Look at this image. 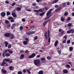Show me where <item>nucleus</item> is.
<instances>
[{
	"instance_id": "obj_1",
	"label": "nucleus",
	"mask_w": 74,
	"mask_h": 74,
	"mask_svg": "<svg viewBox=\"0 0 74 74\" xmlns=\"http://www.w3.org/2000/svg\"><path fill=\"white\" fill-rule=\"evenodd\" d=\"M52 11V10L51 9L48 12L47 14V17L45 18V20H47V19H48V18H49L52 15V14H51V11Z\"/></svg>"
},
{
	"instance_id": "obj_2",
	"label": "nucleus",
	"mask_w": 74,
	"mask_h": 74,
	"mask_svg": "<svg viewBox=\"0 0 74 74\" xmlns=\"http://www.w3.org/2000/svg\"><path fill=\"white\" fill-rule=\"evenodd\" d=\"M34 63L36 66L38 65L40 63V59L36 60L34 61Z\"/></svg>"
},
{
	"instance_id": "obj_3",
	"label": "nucleus",
	"mask_w": 74,
	"mask_h": 74,
	"mask_svg": "<svg viewBox=\"0 0 74 74\" xmlns=\"http://www.w3.org/2000/svg\"><path fill=\"white\" fill-rule=\"evenodd\" d=\"M67 33L68 34H69L70 33H74V29H71L67 31Z\"/></svg>"
},
{
	"instance_id": "obj_4",
	"label": "nucleus",
	"mask_w": 74,
	"mask_h": 74,
	"mask_svg": "<svg viewBox=\"0 0 74 74\" xmlns=\"http://www.w3.org/2000/svg\"><path fill=\"white\" fill-rule=\"evenodd\" d=\"M36 56V54L35 53H33L31 55L29 56L28 57V58H29L30 59L31 58H33L34 57Z\"/></svg>"
},
{
	"instance_id": "obj_5",
	"label": "nucleus",
	"mask_w": 74,
	"mask_h": 74,
	"mask_svg": "<svg viewBox=\"0 0 74 74\" xmlns=\"http://www.w3.org/2000/svg\"><path fill=\"white\" fill-rule=\"evenodd\" d=\"M4 36L7 37H11V34L10 33H6L5 34Z\"/></svg>"
},
{
	"instance_id": "obj_6",
	"label": "nucleus",
	"mask_w": 74,
	"mask_h": 74,
	"mask_svg": "<svg viewBox=\"0 0 74 74\" xmlns=\"http://www.w3.org/2000/svg\"><path fill=\"white\" fill-rule=\"evenodd\" d=\"M42 9H39L38 10H34V12H40H40H42Z\"/></svg>"
},
{
	"instance_id": "obj_7",
	"label": "nucleus",
	"mask_w": 74,
	"mask_h": 74,
	"mask_svg": "<svg viewBox=\"0 0 74 74\" xmlns=\"http://www.w3.org/2000/svg\"><path fill=\"white\" fill-rule=\"evenodd\" d=\"M1 15L3 17H4V16H5V12H2L1 13Z\"/></svg>"
},
{
	"instance_id": "obj_8",
	"label": "nucleus",
	"mask_w": 74,
	"mask_h": 74,
	"mask_svg": "<svg viewBox=\"0 0 74 74\" xmlns=\"http://www.w3.org/2000/svg\"><path fill=\"white\" fill-rule=\"evenodd\" d=\"M24 57H25V55L24 54H21L20 57V59H23Z\"/></svg>"
},
{
	"instance_id": "obj_9",
	"label": "nucleus",
	"mask_w": 74,
	"mask_h": 74,
	"mask_svg": "<svg viewBox=\"0 0 74 74\" xmlns=\"http://www.w3.org/2000/svg\"><path fill=\"white\" fill-rule=\"evenodd\" d=\"M45 37L46 38V39L47 40H48V37H47V32H45Z\"/></svg>"
},
{
	"instance_id": "obj_10",
	"label": "nucleus",
	"mask_w": 74,
	"mask_h": 74,
	"mask_svg": "<svg viewBox=\"0 0 74 74\" xmlns=\"http://www.w3.org/2000/svg\"><path fill=\"white\" fill-rule=\"evenodd\" d=\"M58 44V40H57L54 43V46L55 47H56L57 45Z\"/></svg>"
},
{
	"instance_id": "obj_11",
	"label": "nucleus",
	"mask_w": 74,
	"mask_h": 74,
	"mask_svg": "<svg viewBox=\"0 0 74 74\" xmlns=\"http://www.w3.org/2000/svg\"><path fill=\"white\" fill-rule=\"evenodd\" d=\"M12 15L13 16V17H14V18H15L16 16V15L15 14V13L14 12L12 13Z\"/></svg>"
},
{
	"instance_id": "obj_12",
	"label": "nucleus",
	"mask_w": 74,
	"mask_h": 74,
	"mask_svg": "<svg viewBox=\"0 0 74 74\" xmlns=\"http://www.w3.org/2000/svg\"><path fill=\"white\" fill-rule=\"evenodd\" d=\"M4 43L5 44V47H7V45H8V42H7V41H5Z\"/></svg>"
},
{
	"instance_id": "obj_13",
	"label": "nucleus",
	"mask_w": 74,
	"mask_h": 74,
	"mask_svg": "<svg viewBox=\"0 0 74 74\" xmlns=\"http://www.w3.org/2000/svg\"><path fill=\"white\" fill-rule=\"evenodd\" d=\"M10 60V59H6V58H5V59H4L3 60V61L4 62H8V61H9Z\"/></svg>"
},
{
	"instance_id": "obj_14",
	"label": "nucleus",
	"mask_w": 74,
	"mask_h": 74,
	"mask_svg": "<svg viewBox=\"0 0 74 74\" xmlns=\"http://www.w3.org/2000/svg\"><path fill=\"white\" fill-rule=\"evenodd\" d=\"M23 42L24 45H27V41H24Z\"/></svg>"
},
{
	"instance_id": "obj_15",
	"label": "nucleus",
	"mask_w": 74,
	"mask_h": 74,
	"mask_svg": "<svg viewBox=\"0 0 74 74\" xmlns=\"http://www.w3.org/2000/svg\"><path fill=\"white\" fill-rule=\"evenodd\" d=\"M63 72L64 73H65L66 74V73H68V71L66 69H65L63 70Z\"/></svg>"
},
{
	"instance_id": "obj_16",
	"label": "nucleus",
	"mask_w": 74,
	"mask_h": 74,
	"mask_svg": "<svg viewBox=\"0 0 74 74\" xmlns=\"http://www.w3.org/2000/svg\"><path fill=\"white\" fill-rule=\"evenodd\" d=\"M38 74H43V71H40L39 72Z\"/></svg>"
},
{
	"instance_id": "obj_17",
	"label": "nucleus",
	"mask_w": 74,
	"mask_h": 74,
	"mask_svg": "<svg viewBox=\"0 0 74 74\" xmlns=\"http://www.w3.org/2000/svg\"><path fill=\"white\" fill-rule=\"evenodd\" d=\"M1 71H2L3 73H6L7 72V71H5L4 70H3V69H1Z\"/></svg>"
},
{
	"instance_id": "obj_18",
	"label": "nucleus",
	"mask_w": 74,
	"mask_h": 74,
	"mask_svg": "<svg viewBox=\"0 0 74 74\" xmlns=\"http://www.w3.org/2000/svg\"><path fill=\"white\" fill-rule=\"evenodd\" d=\"M40 60L43 61H45V58H40Z\"/></svg>"
},
{
	"instance_id": "obj_19",
	"label": "nucleus",
	"mask_w": 74,
	"mask_h": 74,
	"mask_svg": "<svg viewBox=\"0 0 74 74\" xmlns=\"http://www.w3.org/2000/svg\"><path fill=\"white\" fill-rule=\"evenodd\" d=\"M69 50L71 51H72L73 50V47H69Z\"/></svg>"
},
{
	"instance_id": "obj_20",
	"label": "nucleus",
	"mask_w": 74,
	"mask_h": 74,
	"mask_svg": "<svg viewBox=\"0 0 74 74\" xmlns=\"http://www.w3.org/2000/svg\"><path fill=\"white\" fill-rule=\"evenodd\" d=\"M47 22H48V21H46L43 24V25L44 26H45V25H46V24H47Z\"/></svg>"
},
{
	"instance_id": "obj_21",
	"label": "nucleus",
	"mask_w": 74,
	"mask_h": 74,
	"mask_svg": "<svg viewBox=\"0 0 74 74\" xmlns=\"http://www.w3.org/2000/svg\"><path fill=\"white\" fill-rule=\"evenodd\" d=\"M16 9L17 11H21V8L19 7H17Z\"/></svg>"
},
{
	"instance_id": "obj_22",
	"label": "nucleus",
	"mask_w": 74,
	"mask_h": 74,
	"mask_svg": "<svg viewBox=\"0 0 74 74\" xmlns=\"http://www.w3.org/2000/svg\"><path fill=\"white\" fill-rule=\"evenodd\" d=\"M47 59L48 60H50L51 59V56H48L47 57Z\"/></svg>"
},
{
	"instance_id": "obj_23",
	"label": "nucleus",
	"mask_w": 74,
	"mask_h": 74,
	"mask_svg": "<svg viewBox=\"0 0 74 74\" xmlns=\"http://www.w3.org/2000/svg\"><path fill=\"white\" fill-rule=\"evenodd\" d=\"M5 55L7 57H8V56H10V54L7 53L5 54Z\"/></svg>"
},
{
	"instance_id": "obj_24",
	"label": "nucleus",
	"mask_w": 74,
	"mask_h": 74,
	"mask_svg": "<svg viewBox=\"0 0 74 74\" xmlns=\"http://www.w3.org/2000/svg\"><path fill=\"white\" fill-rule=\"evenodd\" d=\"M8 51H9L10 53H12V52H13L12 51L10 50H7Z\"/></svg>"
},
{
	"instance_id": "obj_25",
	"label": "nucleus",
	"mask_w": 74,
	"mask_h": 74,
	"mask_svg": "<svg viewBox=\"0 0 74 74\" xmlns=\"http://www.w3.org/2000/svg\"><path fill=\"white\" fill-rule=\"evenodd\" d=\"M48 37H49V35H50V32H49V30H48Z\"/></svg>"
},
{
	"instance_id": "obj_26",
	"label": "nucleus",
	"mask_w": 74,
	"mask_h": 74,
	"mask_svg": "<svg viewBox=\"0 0 74 74\" xmlns=\"http://www.w3.org/2000/svg\"><path fill=\"white\" fill-rule=\"evenodd\" d=\"M72 25V24L71 23H69L68 24V26H69V27H70L71 26V25Z\"/></svg>"
},
{
	"instance_id": "obj_27",
	"label": "nucleus",
	"mask_w": 74,
	"mask_h": 74,
	"mask_svg": "<svg viewBox=\"0 0 74 74\" xmlns=\"http://www.w3.org/2000/svg\"><path fill=\"white\" fill-rule=\"evenodd\" d=\"M30 33L31 34H34V33H35V32H34V31L30 32Z\"/></svg>"
},
{
	"instance_id": "obj_28",
	"label": "nucleus",
	"mask_w": 74,
	"mask_h": 74,
	"mask_svg": "<svg viewBox=\"0 0 74 74\" xmlns=\"http://www.w3.org/2000/svg\"><path fill=\"white\" fill-rule=\"evenodd\" d=\"M58 0H56L55 1L52 3V4H55V3H56L58 2Z\"/></svg>"
},
{
	"instance_id": "obj_29",
	"label": "nucleus",
	"mask_w": 74,
	"mask_h": 74,
	"mask_svg": "<svg viewBox=\"0 0 74 74\" xmlns=\"http://www.w3.org/2000/svg\"><path fill=\"white\" fill-rule=\"evenodd\" d=\"M45 14V12H43L42 13H40V16H42V15H44Z\"/></svg>"
},
{
	"instance_id": "obj_30",
	"label": "nucleus",
	"mask_w": 74,
	"mask_h": 74,
	"mask_svg": "<svg viewBox=\"0 0 74 74\" xmlns=\"http://www.w3.org/2000/svg\"><path fill=\"white\" fill-rule=\"evenodd\" d=\"M7 15H10L11 14V13L10 12H7Z\"/></svg>"
},
{
	"instance_id": "obj_31",
	"label": "nucleus",
	"mask_w": 74,
	"mask_h": 74,
	"mask_svg": "<svg viewBox=\"0 0 74 74\" xmlns=\"http://www.w3.org/2000/svg\"><path fill=\"white\" fill-rule=\"evenodd\" d=\"M60 10V8H59L56 9V12H58V11H59Z\"/></svg>"
},
{
	"instance_id": "obj_32",
	"label": "nucleus",
	"mask_w": 74,
	"mask_h": 74,
	"mask_svg": "<svg viewBox=\"0 0 74 74\" xmlns=\"http://www.w3.org/2000/svg\"><path fill=\"white\" fill-rule=\"evenodd\" d=\"M26 34H27V35H30V32H26Z\"/></svg>"
},
{
	"instance_id": "obj_33",
	"label": "nucleus",
	"mask_w": 74,
	"mask_h": 74,
	"mask_svg": "<svg viewBox=\"0 0 74 74\" xmlns=\"http://www.w3.org/2000/svg\"><path fill=\"white\" fill-rule=\"evenodd\" d=\"M5 23H9V21L8 20H6L5 21Z\"/></svg>"
},
{
	"instance_id": "obj_34",
	"label": "nucleus",
	"mask_w": 74,
	"mask_h": 74,
	"mask_svg": "<svg viewBox=\"0 0 74 74\" xmlns=\"http://www.w3.org/2000/svg\"><path fill=\"white\" fill-rule=\"evenodd\" d=\"M6 63H5V62H2L1 64V66H3V65H4V64H5Z\"/></svg>"
},
{
	"instance_id": "obj_35",
	"label": "nucleus",
	"mask_w": 74,
	"mask_h": 74,
	"mask_svg": "<svg viewBox=\"0 0 74 74\" xmlns=\"http://www.w3.org/2000/svg\"><path fill=\"white\" fill-rule=\"evenodd\" d=\"M9 69L10 70H11L12 69V66H10L9 67Z\"/></svg>"
},
{
	"instance_id": "obj_36",
	"label": "nucleus",
	"mask_w": 74,
	"mask_h": 74,
	"mask_svg": "<svg viewBox=\"0 0 74 74\" xmlns=\"http://www.w3.org/2000/svg\"><path fill=\"white\" fill-rule=\"evenodd\" d=\"M65 38V40H67V36H64L63 38Z\"/></svg>"
},
{
	"instance_id": "obj_37",
	"label": "nucleus",
	"mask_w": 74,
	"mask_h": 74,
	"mask_svg": "<svg viewBox=\"0 0 74 74\" xmlns=\"http://www.w3.org/2000/svg\"><path fill=\"white\" fill-rule=\"evenodd\" d=\"M8 19H14V18L12 17H9Z\"/></svg>"
},
{
	"instance_id": "obj_38",
	"label": "nucleus",
	"mask_w": 74,
	"mask_h": 74,
	"mask_svg": "<svg viewBox=\"0 0 74 74\" xmlns=\"http://www.w3.org/2000/svg\"><path fill=\"white\" fill-rule=\"evenodd\" d=\"M15 4H16V3L15 2L13 3L12 4V6H14L15 5Z\"/></svg>"
},
{
	"instance_id": "obj_39",
	"label": "nucleus",
	"mask_w": 74,
	"mask_h": 74,
	"mask_svg": "<svg viewBox=\"0 0 74 74\" xmlns=\"http://www.w3.org/2000/svg\"><path fill=\"white\" fill-rule=\"evenodd\" d=\"M64 19L62 17H61V20L62 21H64Z\"/></svg>"
},
{
	"instance_id": "obj_40",
	"label": "nucleus",
	"mask_w": 74,
	"mask_h": 74,
	"mask_svg": "<svg viewBox=\"0 0 74 74\" xmlns=\"http://www.w3.org/2000/svg\"><path fill=\"white\" fill-rule=\"evenodd\" d=\"M70 42V40H69L67 41V44H69Z\"/></svg>"
},
{
	"instance_id": "obj_41",
	"label": "nucleus",
	"mask_w": 74,
	"mask_h": 74,
	"mask_svg": "<svg viewBox=\"0 0 74 74\" xmlns=\"http://www.w3.org/2000/svg\"><path fill=\"white\" fill-rule=\"evenodd\" d=\"M67 14H68V13L67 12H65L64 13V16H66Z\"/></svg>"
},
{
	"instance_id": "obj_42",
	"label": "nucleus",
	"mask_w": 74,
	"mask_h": 74,
	"mask_svg": "<svg viewBox=\"0 0 74 74\" xmlns=\"http://www.w3.org/2000/svg\"><path fill=\"white\" fill-rule=\"evenodd\" d=\"M26 71H27L28 73H29V74H30V73H31V72H30V71H29V70L26 69Z\"/></svg>"
},
{
	"instance_id": "obj_43",
	"label": "nucleus",
	"mask_w": 74,
	"mask_h": 74,
	"mask_svg": "<svg viewBox=\"0 0 74 74\" xmlns=\"http://www.w3.org/2000/svg\"><path fill=\"white\" fill-rule=\"evenodd\" d=\"M18 74H22V73L21 71H19L18 72Z\"/></svg>"
},
{
	"instance_id": "obj_44",
	"label": "nucleus",
	"mask_w": 74,
	"mask_h": 74,
	"mask_svg": "<svg viewBox=\"0 0 74 74\" xmlns=\"http://www.w3.org/2000/svg\"><path fill=\"white\" fill-rule=\"evenodd\" d=\"M22 21L23 22H25L26 21V20L24 18H23L22 19Z\"/></svg>"
},
{
	"instance_id": "obj_45",
	"label": "nucleus",
	"mask_w": 74,
	"mask_h": 74,
	"mask_svg": "<svg viewBox=\"0 0 74 74\" xmlns=\"http://www.w3.org/2000/svg\"><path fill=\"white\" fill-rule=\"evenodd\" d=\"M66 40H64L62 41V43H66Z\"/></svg>"
},
{
	"instance_id": "obj_46",
	"label": "nucleus",
	"mask_w": 74,
	"mask_h": 74,
	"mask_svg": "<svg viewBox=\"0 0 74 74\" xmlns=\"http://www.w3.org/2000/svg\"><path fill=\"white\" fill-rule=\"evenodd\" d=\"M62 5L64 7V6H66V3H62Z\"/></svg>"
},
{
	"instance_id": "obj_47",
	"label": "nucleus",
	"mask_w": 74,
	"mask_h": 74,
	"mask_svg": "<svg viewBox=\"0 0 74 74\" xmlns=\"http://www.w3.org/2000/svg\"><path fill=\"white\" fill-rule=\"evenodd\" d=\"M11 38H14V35H12Z\"/></svg>"
},
{
	"instance_id": "obj_48",
	"label": "nucleus",
	"mask_w": 74,
	"mask_h": 74,
	"mask_svg": "<svg viewBox=\"0 0 74 74\" xmlns=\"http://www.w3.org/2000/svg\"><path fill=\"white\" fill-rule=\"evenodd\" d=\"M11 47V46L10 45H8V48H10Z\"/></svg>"
},
{
	"instance_id": "obj_49",
	"label": "nucleus",
	"mask_w": 74,
	"mask_h": 74,
	"mask_svg": "<svg viewBox=\"0 0 74 74\" xmlns=\"http://www.w3.org/2000/svg\"><path fill=\"white\" fill-rule=\"evenodd\" d=\"M32 5H33V6H35V5H36V3H33Z\"/></svg>"
},
{
	"instance_id": "obj_50",
	"label": "nucleus",
	"mask_w": 74,
	"mask_h": 74,
	"mask_svg": "<svg viewBox=\"0 0 74 74\" xmlns=\"http://www.w3.org/2000/svg\"><path fill=\"white\" fill-rule=\"evenodd\" d=\"M5 3L6 4H8L9 3V1H5Z\"/></svg>"
},
{
	"instance_id": "obj_51",
	"label": "nucleus",
	"mask_w": 74,
	"mask_h": 74,
	"mask_svg": "<svg viewBox=\"0 0 74 74\" xmlns=\"http://www.w3.org/2000/svg\"><path fill=\"white\" fill-rule=\"evenodd\" d=\"M34 27H35V26H32L30 27V28H31V29H32V28H34Z\"/></svg>"
},
{
	"instance_id": "obj_52",
	"label": "nucleus",
	"mask_w": 74,
	"mask_h": 74,
	"mask_svg": "<svg viewBox=\"0 0 74 74\" xmlns=\"http://www.w3.org/2000/svg\"><path fill=\"white\" fill-rule=\"evenodd\" d=\"M26 69H24L23 70V72L25 73H26Z\"/></svg>"
},
{
	"instance_id": "obj_53",
	"label": "nucleus",
	"mask_w": 74,
	"mask_h": 74,
	"mask_svg": "<svg viewBox=\"0 0 74 74\" xmlns=\"http://www.w3.org/2000/svg\"><path fill=\"white\" fill-rule=\"evenodd\" d=\"M70 67V66L69 64H67L66 65V67Z\"/></svg>"
},
{
	"instance_id": "obj_54",
	"label": "nucleus",
	"mask_w": 74,
	"mask_h": 74,
	"mask_svg": "<svg viewBox=\"0 0 74 74\" xmlns=\"http://www.w3.org/2000/svg\"><path fill=\"white\" fill-rule=\"evenodd\" d=\"M50 40H51V38L50 37H49V38L48 42H50Z\"/></svg>"
},
{
	"instance_id": "obj_55",
	"label": "nucleus",
	"mask_w": 74,
	"mask_h": 74,
	"mask_svg": "<svg viewBox=\"0 0 74 74\" xmlns=\"http://www.w3.org/2000/svg\"><path fill=\"white\" fill-rule=\"evenodd\" d=\"M34 38V40H37V36H35Z\"/></svg>"
},
{
	"instance_id": "obj_56",
	"label": "nucleus",
	"mask_w": 74,
	"mask_h": 74,
	"mask_svg": "<svg viewBox=\"0 0 74 74\" xmlns=\"http://www.w3.org/2000/svg\"><path fill=\"white\" fill-rule=\"evenodd\" d=\"M24 52V51L21 50L20 51V53H23Z\"/></svg>"
},
{
	"instance_id": "obj_57",
	"label": "nucleus",
	"mask_w": 74,
	"mask_h": 74,
	"mask_svg": "<svg viewBox=\"0 0 74 74\" xmlns=\"http://www.w3.org/2000/svg\"><path fill=\"white\" fill-rule=\"evenodd\" d=\"M10 22H14V20L12 19L10 20Z\"/></svg>"
},
{
	"instance_id": "obj_58",
	"label": "nucleus",
	"mask_w": 74,
	"mask_h": 74,
	"mask_svg": "<svg viewBox=\"0 0 74 74\" xmlns=\"http://www.w3.org/2000/svg\"><path fill=\"white\" fill-rule=\"evenodd\" d=\"M20 30H22V29H23V27L22 26L20 27Z\"/></svg>"
},
{
	"instance_id": "obj_59",
	"label": "nucleus",
	"mask_w": 74,
	"mask_h": 74,
	"mask_svg": "<svg viewBox=\"0 0 74 74\" xmlns=\"http://www.w3.org/2000/svg\"><path fill=\"white\" fill-rule=\"evenodd\" d=\"M25 40L26 41H27L28 42L29 41V39L27 38H25Z\"/></svg>"
},
{
	"instance_id": "obj_60",
	"label": "nucleus",
	"mask_w": 74,
	"mask_h": 74,
	"mask_svg": "<svg viewBox=\"0 0 74 74\" xmlns=\"http://www.w3.org/2000/svg\"><path fill=\"white\" fill-rule=\"evenodd\" d=\"M58 53H59V54H60H60L61 53V51H58Z\"/></svg>"
},
{
	"instance_id": "obj_61",
	"label": "nucleus",
	"mask_w": 74,
	"mask_h": 74,
	"mask_svg": "<svg viewBox=\"0 0 74 74\" xmlns=\"http://www.w3.org/2000/svg\"><path fill=\"white\" fill-rule=\"evenodd\" d=\"M5 53H3V56H5Z\"/></svg>"
},
{
	"instance_id": "obj_62",
	"label": "nucleus",
	"mask_w": 74,
	"mask_h": 74,
	"mask_svg": "<svg viewBox=\"0 0 74 74\" xmlns=\"http://www.w3.org/2000/svg\"><path fill=\"white\" fill-rule=\"evenodd\" d=\"M15 25H16V24H13L12 26H13V27H14L15 26Z\"/></svg>"
},
{
	"instance_id": "obj_63",
	"label": "nucleus",
	"mask_w": 74,
	"mask_h": 74,
	"mask_svg": "<svg viewBox=\"0 0 74 74\" xmlns=\"http://www.w3.org/2000/svg\"><path fill=\"white\" fill-rule=\"evenodd\" d=\"M70 20V17H69L67 19V21H69Z\"/></svg>"
},
{
	"instance_id": "obj_64",
	"label": "nucleus",
	"mask_w": 74,
	"mask_h": 74,
	"mask_svg": "<svg viewBox=\"0 0 74 74\" xmlns=\"http://www.w3.org/2000/svg\"><path fill=\"white\" fill-rule=\"evenodd\" d=\"M40 55H38L37 56V58H40Z\"/></svg>"
}]
</instances>
